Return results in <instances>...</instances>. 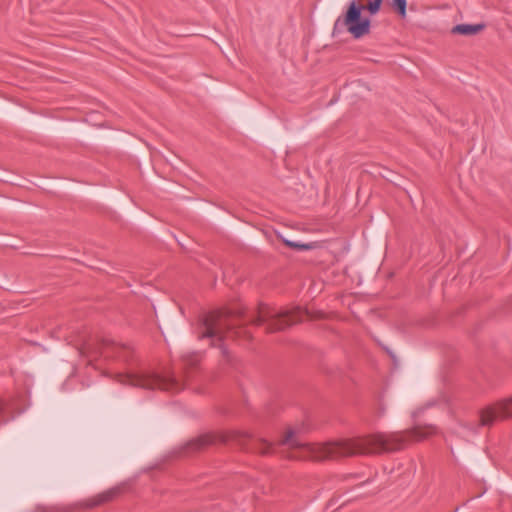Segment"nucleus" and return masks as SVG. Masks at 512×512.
<instances>
[{
  "label": "nucleus",
  "instance_id": "f257e3e1",
  "mask_svg": "<svg viewBox=\"0 0 512 512\" xmlns=\"http://www.w3.org/2000/svg\"><path fill=\"white\" fill-rule=\"evenodd\" d=\"M435 434H437L436 427L424 425L401 432L377 433L366 437L312 444L303 443L298 439L296 431L288 428L279 444L286 445L291 449H299V454L288 455V458L324 461L354 455L398 451L405 448L411 442L422 441Z\"/></svg>",
  "mask_w": 512,
  "mask_h": 512
},
{
  "label": "nucleus",
  "instance_id": "f03ea898",
  "mask_svg": "<svg viewBox=\"0 0 512 512\" xmlns=\"http://www.w3.org/2000/svg\"><path fill=\"white\" fill-rule=\"evenodd\" d=\"M382 2L383 0H369L368 4L363 6L352 1L345 16L336 20L334 29L344 26L354 38L367 35L370 32V20L361 18V11L367 10L371 15H375L380 11Z\"/></svg>",
  "mask_w": 512,
  "mask_h": 512
},
{
  "label": "nucleus",
  "instance_id": "7ed1b4c3",
  "mask_svg": "<svg viewBox=\"0 0 512 512\" xmlns=\"http://www.w3.org/2000/svg\"><path fill=\"white\" fill-rule=\"evenodd\" d=\"M123 384L145 389H161L170 392H178L185 387L186 380H178L174 376L161 377L154 373H128L119 376Z\"/></svg>",
  "mask_w": 512,
  "mask_h": 512
},
{
  "label": "nucleus",
  "instance_id": "20e7f679",
  "mask_svg": "<svg viewBox=\"0 0 512 512\" xmlns=\"http://www.w3.org/2000/svg\"><path fill=\"white\" fill-rule=\"evenodd\" d=\"M324 317L321 312L313 313L309 309L299 306L275 307L260 303L254 320H276L279 318H288V320H322Z\"/></svg>",
  "mask_w": 512,
  "mask_h": 512
},
{
  "label": "nucleus",
  "instance_id": "39448f33",
  "mask_svg": "<svg viewBox=\"0 0 512 512\" xmlns=\"http://www.w3.org/2000/svg\"><path fill=\"white\" fill-rule=\"evenodd\" d=\"M251 438L252 435L250 433L242 430H228L218 434L208 433L190 440L186 445V449L190 452H196L216 442H235L238 445L244 446Z\"/></svg>",
  "mask_w": 512,
  "mask_h": 512
},
{
  "label": "nucleus",
  "instance_id": "423d86ee",
  "mask_svg": "<svg viewBox=\"0 0 512 512\" xmlns=\"http://www.w3.org/2000/svg\"><path fill=\"white\" fill-rule=\"evenodd\" d=\"M512 418V395L483 407L479 411V426L491 427L498 421Z\"/></svg>",
  "mask_w": 512,
  "mask_h": 512
},
{
  "label": "nucleus",
  "instance_id": "0eeeda50",
  "mask_svg": "<svg viewBox=\"0 0 512 512\" xmlns=\"http://www.w3.org/2000/svg\"><path fill=\"white\" fill-rule=\"evenodd\" d=\"M197 328L198 338L200 340L207 339L211 346L216 345L227 336V332L224 330L223 322H199Z\"/></svg>",
  "mask_w": 512,
  "mask_h": 512
},
{
  "label": "nucleus",
  "instance_id": "6e6552de",
  "mask_svg": "<svg viewBox=\"0 0 512 512\" xmlns=\"http://www.w3.org/2000/svg\"><path fill=\"white\" fill-rule=\"evenodd\" d=\"M245 308L241 303L233 302L229 305L211 309L203 320H222L226 318L244 317Z\"/></svg>",
  "mask_w": 512,
  "mask_h": 512
},
{
  "label": "nucleus",
  "instance_id": "1a4fd4ad",
  "mask_svg": "<svg viewBox=\"0 0 512 512\" xmlns=\"http://www.w3.org/2000/svg\"><path fill=\"white\" fill-rule=\"evenodd\" d=\"M121 493L120 487L110 488L84 502V506L87 508H93L104 503L114 500Z\"/></svg>",
  "mask_w": 512,
  "mask_h": 512
},
{
  "label": "nucleus",
  "instance_id": "9d476101",
  "mask_svg": "<svg viewBox=\"0 0 512 512\" xmlns=\"http://www.w3.org/2000/svg\"><path fill=\"white\" fill-rule=\"evenodd\" d=\"M483 24H458L452 28L453 34L475 35L484 29Z\"/></svg>",
  "mask_w": 512,
  "mask_h": 512
},
{
  "label": "nucleus",
  "instance_id": "9b49d317",
  "mask_svg": "<svg viewBox=\"0 0 512 512\" xmlns=\"http://www.w3.org/2000/svg\"><path fill=\"white\" fill-rule=\"evenodd\" d=\"M181 360L185 370V377L187 378L188 369L196 367L201 361V356L197 352H188L181 356Z\"/></svg>",
  "mask_w": 512,
  "mask_h": 512
},
{
  "label": "nucleus",
  "instance_id": "f8f14e48",
  "mask_svg": "<svg viewBox=\"0 0 512 512\" xmlns=\"http://www.w3.org/2000/svg\"><path fill=\"white\" fill-rule=\"evenodd\" d=\"M253 450L261 455H270L274 453L273 444L262 437H259L255 440Z\"/></svg>",
  "mask_w": 512,
  "mask_h": 512
},
{
  "label": "nucleus",
  "instance_id": "ddd939ff",
  "mask_svg": "<svg viewBox=\"0 0 512 512\" xmlns=\"http://www.w3.org/2000/svg\"><path fill=\"white\" fill-rule=\"evenodd\" d=\"M284 244L295 250H313L321 246L319 242L299 243L290 240H284Z\"/></svg>",
  "mask_w": 512,
  "mask_h": 512
},
{
  "label": "nucleus",
  "instance_id": "4468645a",
  "mask_svg": "<svg viewBox=\"0 0 512 512\" xmlns=\"http://www.w3.org/2000/svg\"><path fill=\"white\" fill-rule=\"evenodd\" d=\"M392 6L396 9V11L398 12V14H399L402 18H405V17H406V7H407V2H406V0H393V2H392Z\"/></svg>",
  "mask_w": 512,
  "mask_h": 512
},
{
  "label": "nucleus",
  "instance_id": "2eb2a0df",
  "mask_svg": "<svg viewBox=\"0 0 512 512\" xmlns=\"http://www.w3.org/2000/svg\"><path fill=\"white\" fill-rule=\"evenodd\" d=\"M261 323L266 324L265 330L269 333L281 331L285 328L281 322H261Z\"/></svg>",
  "mask_w": 512,
  "mask_h": 512
}]
</instances>
